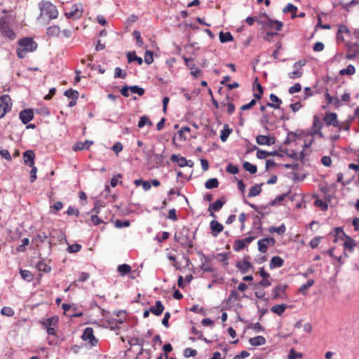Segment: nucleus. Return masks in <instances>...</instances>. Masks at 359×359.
Listing matches in <instances>:
<instances>
[{
    "label": "nucleus",
    "mask_w": 359,
    "mask_h": 359,
    "mask_svg": "<svg viewBox=\"0 0 359 359\" xmlns=\"http://www.w3.org/2000/svg\"><path fill=\"white\" fill-rule=\"evenodd\" d=\"M18 44L17 55L21 59L24 58L28 53L36 50L38 47L36 42L30 37L21 39Z\"/></svg>",
    "instance_id": "obj_1"
},
{
    "label": "nucleus",
    "mask_w": 359,
    "mask_h": 359,
    "mask_svg": "<svg viewBox=\"0 0 359 359\" xmlns=\"http://www.w3.org/2000/svg\"><path fill=\"white\" fill-rule=\"evenodd\" d=\"M41 13L43 18L55 19L57 17L58 12L56 7L48 1H43L39 4Z\"/></svg>",
    "instance_id": "obj_2"
},
{
    "label": "nucleus",
    "mask_w": 359,
    "mask_h": 359,
    "mask_svg": "<svg viewBox=\"0 0 359 359\" xmlns=\"http://www.w3.org/2000/svg\"><path fill=\"white\" fill-rule=\"evenodd\" d=\"M59 318L57 316H52L41 321L40 323L46 330L48 334L55 335L56 333L55 327L57 326Z\"/></svg>",
    "instance_id": "obj_3"
},
{
    "label": "nucleus",
    "mask_w": 359,
    "mask_h": 359,
    "mask_svg": "<svg viewBox=\"0 0 359 359\" xmlns=\"http://www.w3.org/2000/svg\"><path fill=\"white\" fill-rule=\"evenodd\" d=\"M0 32L3 36L11 40H13L15 38V34L11 28L6 17L0 18Z\"/></svg>",
    "instance_id": "obj_4"
},
{
    "label": "nucleus",
    "mask_w": 359,
    "mask_h": 359,
    "mask_svg": "<svg viewBox=\"0 0 359 359\" xmlns=\"http://www.w3.org/2000/svg\"><path fill=\"white\" fill-rule=\"evenodd\" d=\"M306 60L303 59L293 65L294 71L289 72L287 76L291 79L301 78L303 76L302 67L306 65Z\"/></svg>",
    "instance_id": "obj_5"
},
{
    "label": "nucleus",
    "mask_w": 359,
    "mask_h": 359,
    "mask_svg": "<svg viewBox=\"0 0 359 359\" xmlns=\"http://www.w3.org/2000/svg\"><path fill=\"white\" fill-rule=\"evenodd\" d=\"M12 107L11 99L8 95H2L0 97V118H3Z\"/></svg>",
    "instance_id": "obj_6"
},
{
    "label": "nucleus",
    "mask_w": 359,
    "mask_h": 359,
    "mask_svg": "<svg viewBox=\"0 0 359 359\" xmlns=\"http://www.w3.org/2000/svg\"><path fill=\"white\" fill-rule=\"evenodd\" d=\"M347 51L346 58L352 60L359 55V41L346 43Z\"/></svg>",
    "instance_id": "obj_7"
},
{
    "label": "nucleus",
    "mask_w": 359,
    "mask_h": 359,
    "mask_svg": "<svg viewBox=\"0 0 359 359\" xmlns=\"http://www.w3.org/2000/svg\"><path fill=\"white\" fill-rule=\"evenodd\" d=\"M323 120L320 118L318 116H314L313 119V124L311 127V135L314 136L316 135H318L319 137L323 138L324 137L323 133H322V128L323 127Z\"/></svg>",
    "instance_id": "obj_8"
},
{
    "label": "nucleus",
    "mask_w": 359,
    "mask_h": 359,
    "mask_svg": "<svg viewBox=\"0 0 359 359\" xmlns=\"http://www.w3.org/2000/svg\"><path fill=\"white\" fill-rule=\"evenodd\" d=\"M323 121L326 126H333L339 128V121L337 118V114L334 112H326L323 118Z\"/></svg>",
    "instance_id": "obj_9"
},
{
    "label": "nucleus",
    "mask_w": 359,
    "mask_h": 359,
    "mask_svg": "<svg viewBox=\"0 0 359 359\" xmlns=\"http://www.w3.org/2000/svg\"><path fill=\"white\" fill-rule=\"evenodd\" d=\"M82 6L79 4L73 5L69 11H66L65 15L67 18L79 19L82 15Z\"/></svg>",
    "instance_id": "obj_10"
},
{
    "label": "nucleus",
    "mask_w": 359,
    "mask_h": 359,
    "mask_svg": "<svg viewBox=\"0 0 359 359\" xmlns=\"http://www.w3.org/2000/svg\"><path fill=\"white\" fill-rule=\"evenodd\" d=\"M81 338L84 341H88L91 346H95L97 344V339L94 336L93 329L92 327H86Z\"/></svg>",
    "instance_id": "obj_11"
},
{
    "label": "nucleus",
    "mask_w": 359,
    "mask_h": 359,
    "mask_svg": "<svg viewBox=\"0 0 359 359\" xmlns=\"http://www.w3.org/2000/svg\"><path fill=\"white\" fill-rule=\"evenodd\" d=\"M287 287V285H282V284H280V285L276 286L272 290V294H273L272 299L273 300H277L279 299H285L286 298L285 290H286Z\"/></svg>",
    "instance_id": "obj_12"
},
{
    "label": "nucleus",
    "mask_w": 359,
    "mask_h": 359,
    "mask_svg": "<svg viewBox=\"0 0 359 359\" xmlns=\"http://www.w3.org/2000/svg\"><path fill=\"white\" fill-rule=\"evenodd\" d=\"M275 244V239L273 238H265L260 239L257 242L258 250L262 253L266 252L269 246H273Z\"/></svg>",
    "instance_id": "obj_13"
},
{
    "label": "nucleus",
    "mask_w": 359,
    "mask_h": 359,
    "mask_svg": "<svg viewBox=\"0 0 359 359\" xmlns=\"http://www.w3.org/2000/svg\"><path fill=\"white\" fill-rule=\"evenodd\" d=\"M259 276L262 277V280L259 283V285L262 287H268L271 285V275L266 272L264 267L259 269L258 271Z\"/></svg>",
    "instance_id": "obj_14"
},
{
    "label": "nucleus",
    "mask_w": 359,
    "mask_h": 359,
    "mask_svg": "<svg viewBox=\"0 0 359 359\" xmlns=\"http://www.w3.org/2000/svg\"><path fill=\"white\" fill-rule=\"evenodd\" d=\"M186 65L190 69L191 74L194 78H198L201 76L202 72L199 69L194 62V60L192 58L184 57Z\"/></svg>",
    "instance_id": "obj_15"
},
{
    "label": "nucleus",
    "mask_w": 359,
    "mask_h": 359,
    "mask_svg": "<svg viewBox=\"0 0 359 359\" xmlns=\"http://www.w3.org/2000/svg\"><path fill=\"white\" fill-rule=\"evenodd\" d=\"M225 203V199L220 198L215 201L213 203L210 204L208 208V211L210 212V215L214 218L216 217V215L213 212L219 211L222 208Z\"/></svg>",
    "instance_id": "obj_16"
},
{
    "label": "nucleus",
    "mask_w": 359,
    "mask_h": 359,
    "mask_svg": "<svg viewBox=\"0 0 359 359\" xmlns=\"http://www.w3.org/2000/svg\"><path fill=\"white\" fill-rule=\"evenodd\" d=\"M19 117L24 124H27L34 118V112L30 109H24L20 111Z\"/></svg>",
    "instance_id": "obj_17"
},
{
    "label": "nucleus",
    "mask_w": 359,
    "mask_h": 359,
    "mask_svg": "<svg viewBox=\"0 0 359 359\" xmlns=\"http://www.w3.org/2000/svg\"><path fill=\"white\" fill-rule=\"evenodd\" d=\"M211 233L214 237H217L224 230V226L217 220H212L210 223Z\"/></svg>",
    "instance_id": "obj_18"
},
{
    "label": "nucleus",
    "mask_w": 359,
    "mask_h": 359,
    "mask_svg": "<svg viewBox=\"0 0 359 359\" xmlns=\"http://www.w3.org/2000/svg\"><path fill=\"white\" fill-rule=\"evenodd\" d=\"M256 142L259 145H272L275 143L273 137H271L266 135H259L256 137Z\"/></svg>",
    "instance_id": "obj_19"
},
{
    "label": "nucleus",
    "mask_w": 359,
    "mask_h": 359,
    "mask_svg": "<svg viewBox=\"0 0 359 359\" xmlns=\"http://www.w3.org/2000/svg\"><path fill=\"white\" fill-rule=\"evenodd\" d=\"M236 267L242 273H247L252 267V264L246 259L239 261L236 263Z\"/></svg>",
    "instance_id": "obj_20"
},
{
    "label": "nucleus",
    "mask_w": 359,
    "mask_h": 359,
    "mask_svg": "<svg viewBox=\"0 0 359 359\" xmlns=\"http://www.w3.org/2000/svg\"><path fill=\"white\" fill-rule=\"evenodd\" d=\"M25 163L29 166L34 165L35 154L33 151L27 150L23 153Z\"/></svg>",
    "instance_id": "obj_21"
},
{
    "label": "nucleus",
    "mask_w": 359,
    "mask_h": 359,
    "mask_svg": "<svg viewBox=\"0 0 359 359\" xmlns=\"http://www.w3.org/2000/svg\"><path fill=\"white\" fill-rule=\"evenodd\" d=\"M164 306L161 301L158 300L156 302L155 306H151L149 311L155 316H161L164 311Z\"/></svg>",
    "instance_id": "obj_22"
},
{
    "label": "nucleus",
    "mask_w": 359,
    "mask_h": 359,
    "mask_svg": "<svg viewBox=\"0 0 359 359\" xmlns=\"http://www.w3.org/2000/svg\"><path fill=\"white\" fill-rule=\"evenodd\" d=\"M269 98L271 102H267L266 105L273 109H279L282 104V100L274 94H271Z\"/></svg>",
    "instance_id": "obj_23"
},
{
    "label": "nucleus",
    "mask_w": 359,
    "mask_h": 359,
    "mask_svg": "<svg viewBox=\"0 0 359 359\" xmlns=\"http://www.w3.org/2000/svg\"><path fill=\"white\" fill-rule=\"evenodd\" d=\"M356 246L355 241L350 236H346V241L344 243V248L349 252H353L354 248Z\"/></svg>",
    "instance_id": "obj_24"
},
{
    "label": "nucleus",
    "mask_w": 359,
    "mask_h": 359,
    "mask_svg": "<svg viewBox=\"0 0 359 359\" xmlns=\"http://www.w3.org/2000/svg\"><path fill=\"white\" fill-rule=\"evenodd\" d=\"M93 143V142L92 141L89 140H86L85 142H78L74 145L73 150L76 151L83 149H88Z\"/></svg>",
    "instance_id": "obj_25"
},
{
    "label": "nucleus",
    "mask_w": 359,
    "mask_h": 359,
    "mask_svg": "<svg viewBox=\"0 0 359 359\" xmlns=\"http://www.w3.org/2000/svg\"><path fill=\"white\" fill-rule=\"evenodd\" d=\"M266 17L267 18V22H266V25L269 28L275 29L276 31L281 30V29L283 26L282 22L278 21V20H273L269 18V17L267 15H266Z\"/></svg>",
    "instance_id": "obj_26"
},
{
    "label": "nucleus",
    "mask_w": 359,
    "mask_h": 359,
    "mask_svg": "<svg viewBox=\"0 0 359 359\" xmlns=\"http://www.w3.org/2000/svg\"><path fill=\"white\" fill-rule=\"evenodd\" d=\"M284 264V260L279 256L273 257L269 263V267L271 269L281 267Z\"/></svg>",
    "instance_id": "obj_27"
},
{
    "label": "nucleus",
    "mask_w": 359,
    "mask_h": 359,
    "mask_svg": "<svg viewBox=\"0 0 359 359\" xmlns=\"http://www.w3.org/2000/svg\"><path fill=\"white\" fill-rule=\"evenodd\" d=\"M170 160L172 162H176L178 165L181 168L185 167L187 165V160L186 158L182 156H179L177 154H172L170 157Z\"/></svg>",
    "instance_id": "obj_28"
},
{
    "label": "nucleus",
    "mask_w": 359,
    "mask_h": 359,
    "mask_svg": "<svg viewBox=\"0 0 359 359\" xmlns=\"http://www.w3.org/2000/svg\"><path fill=\"white\" fill-rule=\"evenodd\" d=\"M287 305L282 304H276L273 306L271 308V312L277 314L278 316H280L283 315V313L285 312V309H287Z\"/></svg>",
    "instance_id": "obj_29"
},
{
    "label": "nucleus",
    "mask_w": 359,
    "mask_h": 359,
    "mask_svg": "<svg viewBox=\"0 0 359 359\" xmlns=\"http://www.w3.org/2000/svg\"><path fill=\"white\" fill-rule=\"evenodd\" d=\"M249 342L252 346H261L266 344V339L262 336H257L255 337L250 338Z\"/></svg>",
    "instance_id": "obj_30"
},
{
    "label": "nucleus",
    "mask_w": 359,
    "mask_h": 359,
    "mask_svg": "<svg viewBox=\"0 0 359 359\" xmlns=\"http://www.w3.org/2000/svg\"><path fill=\"white\" fill-rule=\"evenodd\" d=\"M253 86L254 90L257 91L254 93V97L257 100H260L263 95V88L262 85L257 82V79H256L255 82L253 84Z\"/></svg>",
    "instance_id": "obj_31"
},
{
    "label": "nucleus",
    "mask_w": 359,
    "mask_h": 359,
    "mask_svg": "<svg viewBox=\"0 0 359 359\" xmlns=\"http://www.w3.org/2000/svg\"><path fill=\"white\" fill-rule=\"evenodd\" d=\"M232 129L229 128L228 124H224L223 130L221 131L220 139L222 142H226L229 135L231 133Z\"/></svg>",
    "instance_id": "obj_32"
},
{
    "label": "nucleus",
    "mask_w": 359,
    "mask_h": 359,
    "mask_svg": "<svg viewBox=\"0 0 359 359\" xmlns=\"http://www.w3.org/2000/svg\"><path fill=\"white\" fill-rule=\"evenodd\" d=\"M325 97L327 104H333L337 107L340 106V100L338 97H333L328 93H325Z\"/></svg>",
    "instance_id": "obj_33"
},
{
    "label": "nucleus",
    "mask_w": 359,
    "mask_h": 359,
    "mask_svg": "<svg viewBox=\"0 0 359 359\" xmlns=\"http://www.w3.org/2000/svg\"><path fill=\"white\" fill-rule=\"evenodd\" d=\"M315 283V281L313 279H309L307 282L305 284H303L299 288V293H301L302 294H306V290L312 287Z\"/></svg>",
    "instance_id": "obj_34"
},
{
    "label": "nucleus",
    "mask_w": 359,
    "mask_h": 359,
    "mask_svg": "<svg viewBox=\"0 0 359 359\" xmlns=\"http://www.w3.org/2000/svg\"><path fill=\"white\" fill-rule=\"evenodd\" d=\"M128 62H137L138 65H141L143 62L142 57L137 56L135 52H130L127 54Z\"/></svg>",
    "instance_id": "obj_35"
},
{
    "label": "nucleus",
    "mask_w": 359,
    "mask_h": 359,
    "mask_svg": "<svg viewBox=\"0 0 359 359\" xmlns=\"http://www.w3.org/2000/svg\"><path fill=\"white\" fill-rule=\"evenodd\" d=\"M219 41L222 43H226L229 41H232L233 40V37L230 32H222L219 33Z\"/></svg>",
    "instance_id": "obj_36"
},
{
    "label": "nucleus",
    "mask_w": 359,
    "mask_h": 359,
    "mask_svg": "<svg viewBox=\"0 0 359 359\" xmlns=\"http://www.w3.org/2000/svg\"><path fill=\"white\" fill-rule=\"evenodd\" d=\"M262 185V184H255V186H253L250 189L248 196V197H255V196H258L262 191V188H261Z\"/></svg>",
    "instance_id": "obj_37"
},
{
    "label": "nucleus",
    "mask_w": 359,
    "mask_h": 359,
    "mask_svg": "<svg viewBox=\"0 0 359 359\" xmlns=\"http://www.w3.org/2000/svg\"><path fill=\"white\" fill-rule=\"evenodd\" d=\"M284 13H290L292 18H294L297 16V8L292 4H288L283 11Z\"/></svg>",
    "instance_id": "obj_38"
},
{
    "label": "nucleus",
    "mask_w": 359,
    "mask_h": 359,
    "mask_svg": "<svg viewBox=\"0 0 359 359\" xmlns=\"http://www.w3.org/2000/svg\"><path fill=\"white\" fill-rule=\"evenodd\" d=\"M219 186V182L217 178H210L205 183V187L208 189L217 188Z\"/></svg>",
    "instance_id": "obj_39"
},
{
    "label": "nucleus",
    "mask_w": 359,
    "mask_h": 359,
    "mask_svg": "<svg viewBox=\"0 0 359 359\" xmlns=\"http://www.w3.org/2000/svg\"><path fill=\"white\" fill-rule=\"evenodd\" d=\"M130 271L131 267L127 264H121L118 266V271L121 276L127 275L130 272Z\"/></svg>",
    "instance_id": "obj_40"
},
{
    "label": "nucleus",
    "mask_w": 359,
    "mask_h": 359,
    "mask_svg": "<svg viewBox=\"0 0 359 359\" xmlns=\"http://www.w3.org/2000/svg\"><path fill=\"white\" fill-rule=\"evenodd\" d=\"M60 33V29L58 26L54 25L48 28L47 34L50 36H57Z\"/></svg>",
    "instance_id": "obj_41"
},
{
    "label": "nucleus",
    "mask_w": 359,
    "mask_h": 359,
    "mask_svg": "<svg viewBox=\"0 0 359 359\" xmlns=\"http://www.w3.org/2000/svg\"><path fill=\"white\" fill-rule=\"evenodd\" d=\"M355 72V67L352 65H348L346 68L340 70L341 75H353Z\"/></svg>",
    "instance_id": "obj_42"
},
{
    "label": "nucleus",
    "mask_w": 359,
    "mask_h": 359,
    "mask_svg": "<svg viewBox=\"0 0 359 359\" xmlns=\"http://www.w3.org/2000/svg\"><path fill=\"white\" fill-rule=\"evenodd\" d=\"M36 268L39 271L48 273L51 270V267L43 262H39L36 264Z\"/></svg>",
    "instance_id": "obj_43"
},
{
    "label": "nucleus",
    "mask_w": 359,
    "mask_h": 359,
    "mask_svg": "<svg viewBox=\"0 0 359 359\" xmlns=\"http://www.w3.org/2000/svg\"><path fill=\"white\" fill-rule=\"evenodd\" d=\"M243 168L251 174H255L257 171V166L248 161L244 162Z\"/></svg>",
    "instance_id": "obj_44"
},
{
    "label": "nucleus",
    "mask_w": 359,
    "mask_h": 359,
    "mask_svg": "<svg viewBox=\"0 0 359 359\" xmlns=\"http://www.w3.org/2000/svg\"><path fill=\"white\" fill-rule=\"evenodd\" d=\"M65 95L67 97L70 98L72 100H77L79 97V93L76 90L69 89L65 92Z\"/></svg>",
    "instance_id": "obj_45"
},
{
    "label": "nucleus",
    "mask_w": 359,
    "mask_h": 359,
    "mask_svg": "<svg viewBox=\"0 0 359 359\" xmlns=\"http://www.w3.org/2000/svg\"><path fill=\"white\" fill-rule=\"evenodd\" d=\"M286 231V227L283 224H281L280 226L278 227H275V226H271L270 227L269 229V232L270 233H277L280 235H282Z\"/></svg>",
    "instance_id": "obj_46"
},
{
    "label": "nucleus",
    "mask_w": 359,
    "mask_h": 359,
    "mask_svg": "<svg viewBox=\"0 0 359 359\" xmlns=\"http://www.w3.org/2000/svg\"><path fill=\"white\" fill-rule=\"evenodd\" d=\"M20 273L24 280L27 281L33 280V274L28 270L20 269Z\"/></svg>",
    "instance_id": "obj_47"
},
{
    "label": "nucleus",
    "mask_w": 359,
    "mask_h": 359,
    "mask_svg": "<svg viewBox=\"0 0 359 359\" xmlns=\"http://www.w3.org/2000/svg\"><path fill=\"white\" fill-rule=\"evenodd\" d=\"M302 353L297 352L294 348H291L287 355L288 359H297L302 358Z\"/></svg>",
    "instance_id": "obj_48"
},
{
    "label": "nucleus",
    "mask_w": 359,
    "mask_h": 359,
    "mask_svg": "<svg viewBox=\"0 0 359 359\" xmlns=\"http://www.w3.org/2000/svg\"><path fill=\"white\" fill-rule=\"evenodd\" d=\"M1 313L6 316H13L15 313L14 310L8 306H4L1 310Z\"/></svg>",
    "instance_id": "obj_49"
},
{
    "label": "nucleus",
    "mask_w": 359,
    "mask_h": 359,
    "mask_svg": "<svg viewBox=\"0 0 359 359\" xmlns=\"http://www.w3.org/2000/svg\"><path fill=\"white\" fill-rule=\"evenodd\" d=\"M191 129L188 126L182 127L179 131H178V135L180 137V139L182 140H186L187 137L185 136V133H190Z\"/></svg>",
    "instance_id": "obj_50"
},
{
    "label": "nucleus",
    "mask_w": 359,
    "mask_h": 359,
    "mask_svg": "<svg viewBox=\"0 0 359 359\" xmlns=\"http://www.w3.org/2000/svg\"><path fill=\"white\" fill-rule=\"evenodd\" d=\"M245 247V243L242 239L235 241L233 244V249L235 251H241Z\"/></svg>",
    "instance_id": "obj_51"
},
{
    "label": "nucleus",
    "mask_w": 359,
    "mask_h": 359,
    "mask_svg": "<svg viewBox=\"0 0 359 359\" xmlns=\"http://www.w3.org/2000/svg\"><path fill=\"white\" fill-rule=\"evenodd\" d=\"M359 4L358 0H351V1L346 3V4H340V5L342 6L344 9L348 11L349 8L352 6H356Z\"/></svg>",
    "instance_id": "obj_52"
},
{
    "label": "nucleus",
    "mask_w": 359,
    "mask_h": 359,
    "mask_svg": "<svg viewBox=\"0 0 359 359\" xmlns=\"http://www.w3.org/2000/svg\"><path fill=\"white\" fill-rule=\"evenodd\" d=\"M130 90L133 93H137V95L142 96L144 94V89L139 87L138 86H132L130 87Z\"/></svg>",
    "instance_id": "obj_53"
},
{
    "label": "nucleus",
    "mask_w": 359,
    "mask_h": 359,
    "mask_svg": "<svg viewBox=\"0 0 359 359\" xmlns=\"http://www.w3.org/2000/svg\"><path fill=\"white\" fill-rule=\"evenodd\" d=\"M256 155H257V157L258 158L264 159V158H266V157H268L269 156H271L272 153L266 151H264V150H262V149H257Z\"/></svg>",
    "instance_id": "obj_54"
},
{
    "label": "nucleus",
    "mask_w": 359,
    "mask_h": 359,
    "mask_svg": "<svg viewBox=\"0 0 359 359\" xmlns=\"http://www.w3.org/2000/svg\"><path fill=\"white\" fill-rule=\"evenodd\" d=\"M127 76L126 72H123L120 67H116L114 69V77L125 79Z\"/></svg>",
    "instance_id": "obj_55"
},
{
    "label": "nucleus",
    "mask_w": 359,
    "mask_h": 359,
    "mask_svg": "<svg viewBox=\"0 0 359 359\" xmlns=\"http://www.w3.org/2000/svg\"><path fill=\"white\" fill-rule=\"evenodd\" d=\"M154 57H153V52L151 50H147L144 54V62L147 65H150L153 62Z\"/></svg>",
    "instance_id": "obj_56"
},
{
    "label": "nucleus",
    "mask_w": 359,
    "mask_h": 359,
    "mask_svg": "<svg viewBox=\"0 0 359 359\" xmlns=\"http://www.w3.org/2000/svg\"><path fill=\"white\" fill-rule=\"evenodd\" d=\"M133 35L136 39V43L138 46L141 47L143 45V41L141 38V34L139 31L135 30L133 32Z\"/></svg>",
    "instance_id": "obj_57"
},
{
    "label": "nucleus",
    "mask_w": 359,
    "mask_h": 359,
    "mask_svg": "<svg viewBox=\"0 0 359 359\" xmlns=\"http://www.w3.org/2000/svg\"><path fill=\"white\" fill-rule=\"evenodd\" d=\"M147 124L151 125V122L149 119L145 116L140 117L137 126L139 128H142Z\"/></svg>",
    "instance_id": "obj_58"
},
{
    "label": "nucleus",
    "mask_w": 359,
    "mask_h": 359,
    "mask_svg": "<svg viewBox=\"0 0 359 359\" xmlns=\"http://www.w3.org/2000/svg\"><path fill=\"white\" fill-rule=\"evenodd\" d=\"M130 226V222L128 220H120L118 219L115 222V226L116 228H123Z\"/></svg>",
    "instance_id": "obj_59"
},
{
    "label": "nucleus",
    "mask_w": 359,
    "mask_h": 359,
    "mask_svg": "<svg viewBox=\"0 0 359 359\" xmlns=\"http://www.w3.org/2000/svg\"><path fill=\"white\" fill-rule=\"evenodd\" d=\"M197 354V351L191 348H187L184 351V355L186 358L194 357Z\"/></svg>",
    "instance_id": "obj_60"
},
{
    "label": "nucleus",
    "mask_w": 359,
    "mask_h": 359,
    "mask_svg": "<svg viewBox=\"0 0 359 359\" xmlns=\"http://www.w3.org/2000/svg\"><path fill=\"white\" fill-rule=\"evenodd\" d=\"M226 170L227 172L231 173V174H233V175L237 174L238 172V171H239L238 166L234 165H233L231 163H229L227 165V167L226 168Z\"/></svg>",
    "instance_id": "obj_61"
},
{
    "label": "nucleus",
    "mask_w": 359,
    "mask_h": 359,
    "mask_svg": "<svg viewBox=\"0 0 359 359\" xmlns=\"http://www.w3.org/2000/svg\"><path fill=\"white\" fill-rule=\"evenodd\" d=\"M81 249V245L80 244H72L68 246V252L69 253H74L80 251Z\"/></svg>",
    "instance_id": "obj_62"
},
{
    "label": "nucleus",
    "mask_w": 359,
    "mask_h": 359,
    "mask_svg": "<svg viewBox=\"0 0 359 359\" xmlns=\"http://www.w3.org/2000/svg\"><path fill=\"white\" fill-rule=\"evenodd\" d=\"M29 243V240L27 238H25L22 240V244L19 245L17 248L18 252H24L25 250V247L28 245Z\"/></svg>",
    "instance_id": "obj_63"
},
{
    "label": "nucleus",
    "mask_w": 359,
    "mask_h": 359,
    "mask_svg": "<svg viewBox=\"0 0 359 359\" xmlns=\"http://www.w3.org/2000/svg\"><path fill=\"white\" fill-rule=\"evenodd\" d=\"M321 237L316 236L309 243V245L311 248L314 249L318 247L320 242Z\"/></svg>",
    "instance_id": "obj_64"
}]
</instances>
